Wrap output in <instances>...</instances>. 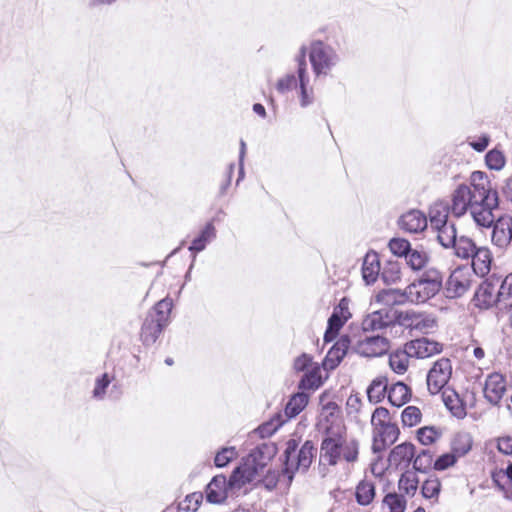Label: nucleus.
<instances>
[{
    "label": "nucleus",
    "mask_w": 512,
    "mask_h": 512,
    "mask_svg": "<svg viewBox=\"0 0 512 512\" xmlns=\"http://www.w3.org/2000/svg\"><path fill=\"white\" fill-rule=\"evenodd\" d=\"M498 206V192L482 171L472 172L470 184L459 185L452 194V213L461 217L469 212L478 226L490 227L495 220L494 211Z\"/></svg>",
    "instance_id": "nucleus-1"
},
{
    "label": "nucleus",
    "mask_w": 512,
    "mask_h": 512,
    "mask_svg": "<svg viewBox=\"0 0 512 512\" xmlns=\"http://www.w3.org/2000/svg\"><path fill=\"white\" fill-rule=\"evenodd\" d=\"M324 434L319 455L320 472L323 475L327 474V466H336L341 461L347 464L358 461L359 442L346 438L342 424L324 426Z\"/></svg>",
    "instance_id": "nucleus-2"
},
{
    "label": "nucleus",
    "mask_w": 512,
    "mask_h": 512,
    "mask_svg": "<svg viewBox=\"0 0 512 512\" xmlns=\"http://www.w3.org/2000/svg\"><path fill=\"white\" fill-rule=\"evenodd\" d=\"M276 453L274 444L263 443L242 460L230 475V485L242 487L243 485L258 480L264 472L269 461Z\"/></svg>",
    "instance_id": "nucleus-3"
},
{
    "label": "nucleus",
    "mask_w": 512,
    "mask_h": 512,
    "mask_svg": "<svg viewBox=\"0 0 512 512\" xmlns=\"http://www.w3.org/2000/svg\"><path fill=\"white\" fill-rule=\"evenodd\" d=\"M315 453L314 445L311 441H306L298 449V443L295 439H290L286 443L284 451V462L281 478H286L290 484L294 474L297 471L306 472L310 467Z\"/></svg>",
    "instance_id": "nucleus-4"
},
{
    "label": "nucleus",
    "mask_w": 512,
    "mask_h": 512,
    "mask_svg": "<svg viewBox=\"0 0 512 512\" xmlns=\"http://www.w3.org/2000/svg\"><path fill=\"white\" fill-rule=\"evenodd\" d=\"M443 288V275L434 267L426 268L421 275L408 285L411 303H425Z\"/></svg>",
    "instance_id": "nucleus-5"
},
{
    "label": "nucleus",
    "mask_w": 512,
    "mask_h": 512,
    "mask_svg": "<svg viewBox=\"0 0 512 512\" xmlns=\"http://www.w3.org/2000/svg\"><path fill=\"white\" fill-rule=\"evenodd\" d=\"M171 309L172 301L162 299L147 314L141 329V339L145 345H151L156 342L162 330L169 323Z\"/></svg>",
    "instance_id": "nucleus-6"
},
{
    "label": "nucleus",
    "mask_w": 512,
    "mask_h": 512,
    "mask_svg": "<svg viewBox=\"0 0 512 512\" xmlns=\"http://www.w3.org/2000/svg\"><path fill=\"white\" fill-rule=\"evenodd\" d=\"M309 61L316 78L326 77L340 61L339 54L329 44L314 41L309 47Z\"/></svg>",
    "instance_id": "nucleus-7"
},
{
    "label": "nucleus",
    "mask_w": 512,
    "mask_h": 512,
    "mask_svg": "<svg viewBox=\"0 0 512 512\" xmlns=\"http://www.w3.org/2000/svg\"><path fill=\"white\" fill-rule=\"evenodd\" d=\"M472 285V273L467 267H457L443 285L444 294L449 299L460 298Z\"/></svg>",
    "instance_id": "nucleus-8"
},
{
    "label": "nucleus",
    "mask_w": 512,
    "mask_h": 512,
    "mask_svg": "<svg viewBox=\"0 0 512 512\" xmlns=\"http://www.w3.org/2000/svg\"><path fill=\"white\" fill-rule=\"evenodd\" d=\"M452 375V364L450 359L441 358L437 360L430 368L427 374V388L432 394H438L443 391Z\"/></svg>",
    "instance_id": "nucleus-9"
},
{
    "label": "nucleus",
    "mask_w": 512,
    "mask_h": 512,
    "mask_svg": "<svg viewBox=\"0 0 512 512\" xmlns=\"http://www.w3.org/2000/svg\"><path fill=\"white\" fill-rule=\"evenodd\" d=\"M506 392L507 379L503 374L493 372L486 376L483 386V395L489 404L493 406L499 405Z\"/></svg>",
    "instance_id": "nucleus-10"
},
{
    "label": "nucleus",
    "mask_w": 512,
    "mask_h": 512,
    "mask_svg": "<svg viewBox=\"0 0 512 512\" xmlns=\"http://www.w3.org/2000/svg\"><path fill=\"white\" fill-rule=\"evenodd\" d=\"M306 52L307 48L302 46L299 51V55L296 57L297 62V74L300 87V104L302 107H307L313 103L314 96L313 91L308 90L309 76L307 74L306 64Z\"/></svg>",
    "instance_id": "nucleus-11"
},
{
    "label": "nucleus",
    "mask_w": 512,
    "mask_h": 512,
    "mask_svg": "<svg viewBox=\"0 0 512 512\" xmlns=\"http://www.w3.org/2000/svg\"><path fill=\"white\" fill-rule=\"evenodd\" d=\"M501 296L497 284L486 280L479 285L472 301L479 309H489L500 300Z\"/></svg>",
    "instance_id": "nucleus-12"
},
{
    "label": "nucleus",
    "mask_w": 512,
    "mask_h": 512,
    "mask_svg": "<svg viewBox=\"0 0 512 512\" xmlns=\"http://www.w3.org/2000/svg\"><path fill=\"white\" fill-rule=\"evenodd\" d=\"M408 354L415 358H428L442 351L441 343L427 337L418 338L405 344Z\"/></svg>",
    "instance_id": "nucleus-13"
},
{
    "label": "nucleus",
    "mask_w": 512,
    "mask_h": 512,
    "mask_svg": "<svg viewBox=\"0 0 512 512\" xmlns=\"http://www.w3.org/2000/svg\"><path fill=\"white\" fill-rule=\"evenodd\" d=\"M399 436L398 426L394 423L385 424L373 429L372 450L374 453L383 451L387 445L393 444Z\"/></svg>",
    "instance_id": "nucleus-14"
},
{
    "label": "nucleus",
    "mask_w": 512,
    "mask_h": 512,
    "mask_svg": "<svg viewBox=\"0 0 512 512\" xmlns=\"http://www.w3.org/2000/svg\"><path fill=\"white\" fill-rule=\"evenodd\" d=\"M389 348V342L385 337L382 336H371L365 337L359 340L356 344V351L365 357H377L381 356Z\"/></svg>",
    "instance_id": "nucleus-15"
},
{
    "label": "nucleus",
    "mask_w": 512,
    "mask_h": 512,
    "mask_svg": "<svg viewBox=\"0 0 512 512\" xmlns=\"http://www.w3.org/2000/svg\"><path fill=\"white\" fill-rule=\"evenodd\" d=\"M492 243L499 249H505L512 240V218H498L492 223Z\"/></svg>",
    "instance_id": "nucleus-16"
},
{
    "label": "nucleus",
    "mask_w": 512,
    "mask_h": 512,
    "mask_svg": "<svg viewBox=\"0 0 512 512\" xmlns=\"http://www.w3.org/2000/svg\"><path fill=\"white\" fill-rule=\"evenodd\" d=\"M414 456L415 446L411 443L405 442L395 446L391 450L388 456V462L391 467L405 470L409 467Z\"/></svg>",
    "instance_id": "nucleus-17"
},
{
    "label": "nucleus",
    "mask_w": 512,
    "mask_h": 512,
    "mask_svg": "<svg viewBox=\"0 0 512 512\" xmlns=\"http://www.w3.org/2000/svg\"><path fill=\"white\" fill-rule=\"evenodd\" d=\"M393 326L392 308H384L368 314L362 321L365 332L377 331Z\"/></svg>",
    "instance_id": "nucleus-18"
},
{
    "label": "nucleus",
    "mask_w": 512,
    "mask_h": 512,
    "mask_svg": "<svg viewBox=\"0 0 512 512\" xmlns=\"http://www.w3.org/2000/svg\"><path fill=\"white\" fill-rule=\"evenodd\" d=\"M239 488L238 486L230 485V479L227 481L223 475L215 476L207 485L206 498L210 503L218 504L227 498V488Z\"/></svg>",
    "instance_id": "nucleus-19"
},
{
    "label": "nucleus",
    "mask_w": 512,
    "mask_h": 512,
    "mask_svg": "<svg viewBox=\"0 0 512 512\" xmlns=\"http://www.w3.org/2000/svg\"><path fill=\"white\" fill-rule=\"evenodd\" d=\"M393 326L400 325L409 329H423L428 327L421 314L414 311H398L392 308Z\"/></svg>",
    "instance_id": "nucleus-20"
},
{
    "label": "nucleus",
    "mask_w": 512,
    "mask_h": 512,
    "mask_svg": "<svg viewBox=\"0 0 512 512\" xmlns=\"http://www.w3.org/2000/svg\"><path fill=\"white\" fill-rule=\"evenodd\" d=\"M399 226L409 233H419L427 227V217L419 210H410L400 217Z\"/></svg>",
    "instance_id": "nucleus-21"
},
{
    "label": "nucleus",
    "mask_w": 512,
    "mask_h": 512,
    "mask_svg": "<svg viewBox=\"0 0 512 512\" xmlns=\"http://www.w3.org/2000/svg\"><path fill=\"white\" fill-rule=\"evenodd\" d=\"M381 275L379 255L375 251L368 252L362 264V278L367 285L376 282Z\"/></svg>",
    "instance_id": "nucleus-22"
},
{
    "label": "nucleus",
    "mask_w": 512,
    "mask_h": 512,
    "mask_svg": "<svg viewBox=\"0 0 512 512\" xmlns=\"http://www.w3.org/2000/svg\"><path fill=\"white\" fill-rule=\"evenodd\" d=\"M472 258V269L480 277L486 276L490 272L492 256L488 248H477Z\"/></svg>",
    "instance_id": "nucleus-23"
},
{
    "label": "nucleus",
    "mask_w": 512,
    "mask_h": 512,
    "mask_svg": "<svg viewBox=\"0 0 512 512\" xmlns=\"http://www.w3.org/2000/svg\"><path fill=\"white\" fill-rule=\"evenodd\" d=\"M376 299L386 306L401 305L405 302H410L408 286L404 290L383 289L377 294Z\"/></svg>",
    "instance_id": "nucleus-24"
},
{
    "label": "nucleus",
    "mask_w": 512,
    "mask_h": 512,
    "mask_svg": "<svg viewBox=\"0 0 512 512\" xmlns=\"http://www.w3.org/2000/svg\"><path fill=\"white\" fill-rule=\"evenodd\" d=\"M350 345V339L348 336H341L339 340L334 344V346L329 350L326 359L325 365L329 368L333 369L344 358L346 355Z\"/></svg>",
    "instance_id": "nucleus-25"
},
{
    "label": "nucleus",
    "mask_w": 512,
    "mask_h": 512,
    "mask_svg": "<svg viewBox=\"0 0 512 512\" xmlns=\"http://www.w3.org/2000/svg\"><path fill=\"white\" fill-rule=\"evenodd\" d=\"M216 238V229L212 222H208L200 234L192 241L189 251L194 253L203 251L206 246Z\"/></svg>",
    "instance_id": "nucleus-26"
},
{
    "label": "nucleus",
    "mask_w": 512,
    "mask_h": 512,
    "mask_svg": "<svg viewBox=\"0 0 512 512\" xmlns=\"http://www.w3.org/2000/svg\"><path fill=\"white\" fill-rule=\"evenodd\" d=\"M411 397L410 388L403 382L393 384L388 390V400L396 407H401L406 404Z\"/></svg>",
    "instance_id": "nucleus-27"
},
{
    "label": "nucleus",
    "mask_w": 512,
    "mask_h": 512,
    "mask_svg": "<svg viewBox=\"0 0 512 512\" xmlns=\"http://www.w3.org/2000/svg\"><path fill=\"white\" fill-rule=\"evenodd\" d=\"M388 379L386 376L376 377L367 388V397L371 403L381 402L388 393Z\"/></svg>",
    "instance_id": "nucleus-28"
},
{
    "label": "nucleus",
    "mask_w": 512,
    "mask_h": 512,
    "mask_svg": "<svg viewBox=\"0 0 512 512\" xmlns=\"http://www.w3.org/2000/svg\"><path fill=\"white\" fill-rule=\"evenodd\" d=\"M473 439L468 432H458L454 435L451 441V450L457 457H463L472 448Z\"/></svg>",
    "instance_id": "nucleus-29"
},
{
    "label": "nucleus",
    "mask_w": 512,
    "mask_h": 512,
    "mask_svg": "<svg viewBox=\"0 0 512 512\" xmlns=\"http://www.w3.org/2000/svg\"><path fill=\"white\" fill-rule=\"evenodd\" d=\"M448 217L449 208L443 202L434 203L429 209V219L432 229L439 228L441 225L450 222Z\"/></svg>",
    "instance_id": "nucleus-30"
},
{
    "label": "nucleus",
    "mask_w": 512,
    "mask_h": 512,
    "mask_svg": "<svg viewBox=\"0 0 512 512\" xmlns=\"http://www.w3.org/2000/svg\"><path fill=\"white\" fill-rule=\"evenodd\" d=\"M309 397L304 392L294 394L285 406V416L287 419L296 417L308 404Z\"/></svg>",
    "instance_id": "nucleus-31"
},
{
    "label": "nucleus",
    "mask_w": 512,
    "mask_h": 512,
    "mask_svg": "<svg viewBox=\"0 0 512 512\" xmlns=\"http://www.w3.org/2000/svg\"><path fill=\"white\" fill-rule=\"evenodd\" d=\"M434 230L437 233L438 242L444 248H450L458 238L455 223L451 221L439 228H434Z\"/></svg>",
    "instance_id": "nucleus-32"
},
{
    "label": "nucleus",
    "mask_w": 512,
    "mask_h": 512,
    "mask_svg": "<svg viewBox=\"0 0 512 512\" xmlns=\"http://www.w3.org/2000/svg\"><path fill=\"white\" fill-rule=\"evenodd\" d=\"M412 357L408 354V349L405 346L404 350H397L389 356V366L397 374H404L409 366V358Z\"/></svg>",
    "instance_id": "nucleus-33"
},
{
    "label": "nucleus",
    "mask_w": 512,
    "mask_h": 512,
    "mask_svg": "<svg viewBox=\"0 0 512 512\" xmlns=\"http://www.w3.org/2000/svg\"><path fill=\"white\" fill-rule=\"evenodd\" d=\"M450 248L454 250V254L461 259H469L473 256L477 247L475 243L466 236H460Z\"/></svg>",
    "instance_id": "nucleus-34"
},
{
    "label": "nucleus",
    "mask_w": 512,
    "mask_h": 512,
    "mask_svg": "<svg viewBox=\"0 0 512 512\" xmlns=\"http://www.w3.org/2000/svg\"><path fill=\"white\" fill-rule=\"evenodd\" d=\"M321 384V370L318 366H314L302 376L298 387L301 390H316Z\"/></svg>",
    "instance_id": "nucleus-35"
},
{
    "label": "nucleus",
    "mask_w": 512,
    "mask_h": 512,
    "mask_svg": "<svg viewBox=\"0 0 512 512\" xmlns=\"http://www.w3.org/2000/svg\"><path fill=\"white\" fill-rule=\"evenodd\" d=\"M347 320L348 316L346 314H342V316H340L339 311L334 310L328 319V328L324 335L325 342L332 341Z\"/></svg>",
    "instance_id": "nucleus-36"
},
{
    "label": "nucleus",
    "mask_w": 512,
    "mask_h": 512,
    "mask_svg": "<svg viewBox=\"0 0 512 512\" xmlns=\"http://www.w3.org/2000/svg\"><path fill=\"white\" fill-rule=\"evenodd\" d=\"M375 497V486L370 481H361L356 487V500L360 505H369Z\"/></svg>",
    "instance_id": "nucleus-37"
},
{
    "label": "nucleus",
    "mask_w": 512,
    "mask_h": 512,
    "mask_svg": "<svg viewBox=\"0 0 512 512\" xmlns=\"http://www.w3.org/2000/svg\"><path fill=\"white\" fill-rule=\"evenodd\" d=\"M381 279L386 284H394L401 278V265L398 261H388L381 270Z\"/></svg>",
    "instance_id": "nucleus-38"
},
{
    "label": "nucleus",
    "mask_w": 512,
    "mask_h": 512,
    "mask_svg": "<svg viewBox=\"0 0 512 512\" xmlns=\"http://www.w3.org/2000/svg\"><path fill=\"white\" fill-rule=\"evenodd\" d=\"M407 264L413 270L424 269L429 261V256L425 251L422 250H410L405 257Z\"/></svg>",
    "instance_id": "nucleus-39"
},
{
    "label": "nucleus",
    "mask_w": 512,
    "mask_h": 512,
    "mask_svg": "<svg viewBox=\"0 0 512 512\" xmlns=\"http://www.w3.org/2000/svg\"><path fill=\"white\" fill-rule=\"evenodd\" d=\"M443 401L445 406L455 417L461 419L466 415L465 407L456 393L453 392L452 394L446 395V393L443 392Z\"/></svg>",
    "instance_id": "nucleus-40"
},
{
    "label": "nucleus",
    "mask_w": 512,
    "mask_h": 512,
    "mask_svg": "<svg viewBox=\"0 0 512 512\" xmlns=\"http://www.w3.org/2000/svg\"><path fill=\"white\" fill-rule=\"evenodd\" d=\"M433 464V455L430 450L423 449L417 454L413 461V468L418 472H427Z\"/></svg>",
    "instance_id": "nucleus-41"
},
{
    "label": "nucleus",
    "mask_w": 512,
    "mask_h": 512,
    "mask_svg": "<svg viewBox=\"0 0 512 512\" xmlns=\"http://www.w3.org/2000/svg\"><path fill=\"white\" fill-rule=\"evenodd\" d=\"M399 490L413 496L418 489V480L413 473L406 472L399 479Z\"/></svg>",
    "instance_id": "nucleus-42"
},
{
    "label": "nucleus",
    "mask_w": 512,
    "mask_h": 512,
    "mask_svg": "<svg viewBox=\"0 0 512 512\" xmlns=\"http://www.w3.org/2000/svg\"><path fill=\"white\" fill-rule=\"evenodd\" d=\"M383 504L388 507L389 512H404L406 509L405 498L397 493H388L383 499Z\"/></svg>",
    "instance_id": "nucleus-43"
},
{
    "label": "nucleus",
    "mask_w": 512,
    "mask_h": 512,
    "mask_svg": "<svg viewBox=\"0 0 512 512\" xmlns=\"http://www.w3.org/2000/svg\"><path fill=\"white\" fill-rule=\"evenodd\" d=\"M238 452L235 447H223L217 452L214 464L218 468L226 467L232 460L236 459Z\"/></svg>",
    "instance_id": "nucleus-44"
},
{
    "label": "nucleus",
    "mask_w": 512,
    "mask_h": 512,
    "mask_svg": "<svg viewBox=\"0 0 512 512\" xmlns=\"http://www.w3.org/2000/svg\"><path fill=\"white\" fill-rule=\"evenodd\" d=\"M421 411L416 406H407L402 414V423L404 426L413 427L421 421Z\"/></svg>",
    "instance_id": "nucleus-45"
},
{
    "label": "nucleus",
    "mask_w": 512,
    "mask_h": 512,
    "mask_svg": "<svg viewBox=\"0 0 512 512\" xmlns=\"http://www.w3.org/2000/svg\"><path fill=\"white\" fill-rule=\"evenodd\" d=\"M486 165L492 170H501L505 165V157L499 150L493 149L485 156Z\"/></svg>",
    "instance_id": "nucleus-46"
},
{
    "label": "nucleus",
    "mask_w": 512,
    "mask_h": 512,
    "mask_svg": "<svg viewBox=\"0 0 512 512\" xmlns=\"http://www.w3.org/2000/svg\"><path fill=\"white\" fill-rule=\"evenodd\" d=\"M388 247L396 256L406 257L411 250L410 242L404 238H392L388 243Z\"/></svg>",
    "instance_id": "nucleus-47"
},
{
    "label": "nucleus",
    "mask_w": 512,
    "mask_h": 512,
    "mask_svg": "<svg viewBox=\"0 0 512 512\" xmlns=\"http://www.w3.org/2000/svg\"><path fill=\"white\" fill-rule=\"evenodd\" d=\"M440 488L441 484L437 478H429L423 483L421 493L423 497L430 499L439 494Z\"/></svg>",
    "instance_id": "nucleus-48"
},
{
    "label": "nucleus",
    "mask_w": 512,
    "mask_h": 512,
    "mask_svg": "<svg viewBox=\"0 0 512 512\" xmlns=\"http://www.w3.org/2000/svg\"><path fill=\"white\" fill-rule=\"evenodd\" d=\"M389 423H391L389 421V410L385 407L376 408L371 417V424L373 429Z\"/></svg>",
    "instance_id": "nucleus-49"
},
{
    "label": "nucleus",
    "mask_w": 512,
    "mask_h": 512,
    "mask_svg": "<svg viewBox=\"0 0 512 512\" xmlns=\"http://www.w3.org/2000/svg\"><path fill=\"white\" fill-rule=\"evenodd\" d=\"M438 436L434 427H422L417 431V438L423 445L432 444Z\"/></svg>",
    "instance_id": "nucleus-50"
},
{
    "label": "nucleus",
    "mask_w": 512,
    "mask_h": 512,
    "mask_svg": "<svg viewBox=\"0 0 512 512\" xmlns=\"http://www.w3.org/2000/svg\"><path fill=\"white\" fill-rule=\"evenodd\" d=\"M457 456L455 453H445L438 457L434 462V469L438 471L445 470L451 466H453L457 461Z\"/></svg>",
    "instance_id": "nucleus-51"
},
{
    "label": "nucleus",
    "mask_w": 512,
    "mask_h": 512,
    "mask_svg": "<svg viewBox=\"0 0 512 512\" xmlns=\"http://www.w3.org/2000/svg\"><path fill=\"white\" fill-rule=\"evenodd\" d=\"M110 382L111 379L107 373H104L101 377L97 378L93 390V397L96 399H103Z\"/></svg>",
    "instance_id": "nucleus-52"
},
{
    "label": "nucleus",
    "mask_w": 512,
    "mask_h": 512,
    "mask_svg": "<svg viewBox=\"0 0 512 512\" xmlns=\"http://www.w3.org/2000/svg\"><path fill=\"white\" fill-rule=\"evenodd\" d=\"M297 86L296 77L293 74H287L277 81L276 89L279 93H286Z\"/></svg>",
    "instance_id": "nucleus-53"
},
{
    "label": "nucleus",
    "mask_w": 512,
    "mask_h": 512,
    "mask_svg": "<svg viewBox=\"0 0 512 512\" xmlns=\"http://www.w3.org/2000/svg\"><path fill=\"white\" fill-rule=\"evenodd\" d=\"M497 449L504 455H512V437H499L497 439Z\"/></svg>",
    "instance_id": "nucleus-54"
},
{
    "label": "nucleus",
    "mask_w": 512,
    "mask_h": 512,
    "mask_svg": "<svg viewBox=\"0 0 512 512\" xmlns=\"http://www.w3.org/2000/svg\"><path fill=\"white\" fill-rule=\"evenodd\" d=\"M362 405L361 399L357 395H350L346 401L348 414L358 413Z\"/></svg>",
    "instance_id": "nucleus-55"
},
{
    "label": "nucleus",
    "mask_w": 512,
    "mask_h": 512,
    "mask_svg": "<svg viewBox=\"0 0 512 512\" xmlns=\"http://www.w3.org/2000/svg\"><path fill=\"white\" fill-rule=\"evenodd\" d=\"M312 362V358L307 354H302L294 361V369L296 371L306 370Z\"/></svg>",
    "instance_id": "nucleus-56"
},
{
    "label": "nucleus",
    "mask_w": 512,
    "mask_h": 512,
    "mask_svg": "<svg viewBox=\"0 0 512 512\" xmlns=\"http://www.w3.org/2000/svg\"><path fill=\"white\" fill-rule=\"evenodd\" d=\"M325 409L327 410H330V413H329V416H327L325 418V423H330L329 425H332V424H341V422L339 421L338 417H335L334 415V411L335 410H338V405L335 403V402H329L325 405ZM324 426V424H322ZM328 424H325V426H327Z\"/></svg>",
    "instance_id": "nucleus-57"
},
{
    "label": "nucleus",
    "mask_w": 512,
    "mask_h": 512,
    "mask_svg": "<svg viewBox=\"0 0 512 512\" xmlns=\"http://www.w3.org/2000/svg\"><path fill=\"white\" fill-rule=\"evenodd\" d=\"M499 294L512 296V273L507 275L499 287Z\"/></svg>",
    "instance_id": "nucleus-58"
},
{
    "label": "nucleus",
    "mask_w": 512,
    "mask_h": 512,
    "mask_svg": "<svg viewBox=\"0 0 512 512\" xmlns=\"http://www.w3.org/2000/svg\"><path fill=\"white\" fill-rule=\"evenodd\" d=\"M488 142H489L488 138L483 137V138L479 139V141L474 142V143H472L471 145H472V147H473L476 151H478V152H482V151H484V150L486 149V147L488 146Z\"/></svg>",
    "instance_id": "nucleus-59"
},
{
    "label": "nucleus",
    "mask_w": 512,
    "mask_h": 512,
    "mask_svg": "<svg viewBox=\"0 0 512 512\" xmlns=\"http://www.w3.org/2000/svg\"><path fill=\"white\" fill-rule=\"evenodd\" d=\"M334 310H338L340 316H342V314H346L348 318L350 317V312L348 310V303L346 299H342L339 305Z\"/></svg>",
    "instance_id": "nucleus-60"
},
{
    "label": "nucleus",
    "mask_w": 512,
    "mask_h": 512,
    "mask_svg": "<svg viewBox=\"0 0 512 512\" xmlns=\"http://www.w3.org/2000/svg\"><path fill=\"white\" fill-rule=\"evenodd\" d=\"M253 111L261 117H265L266 115L265 107L260 103H256L253 105Z\"/></svg>",
    "instance_id": "nucleus-61"
},
{
    "label": "nucleus",
    "mask_w": 512,
    "mask_h": 512,
    "mask_svg": "<svg viewBox=\"0 0 512 512\" xmlns=\"http://www.w3.org/2000/svg\"><path fill=\"white\" fill-rule=\"evenodd\" d=\"M245 154H246V143L243 140H241L240 141L239 162H244Z\"/></svg>",
    "instance_id": "nucleus-62"
},
{
    "label": "nucleus",
    "mask_w": 512,
    "mask_h": 512,
    "mask_svg": "<svg viewBox=\"0 0 512 512\" xmlns=\"http://www.w3.org/2000/svg\"><path fill=\"white\" fill-rule=\"evenodd\" d=\"M473 355L475 356V358H477L478 360H481L484 358L485 356V352L484 350L481 348V347H476L474 348L473 350Z\"/></svg>",
    "instance_id": "nucleus-63"
},
{
    "label": "nucleus",
    "mask_w": 512,
    "mask_h": 512,
    "mask_svg": "<svg viewBox=\"0 0 512 512\" xmlns=\"http://www.w3.org/2000/svg\"><path fill=\"white\" fill-rule=\"evenodd\" d=\"M506 475L512 481V463L507 466Z\"/></svg>",
    "instance_id": "nucleus-64"
}]
</instances>
